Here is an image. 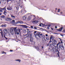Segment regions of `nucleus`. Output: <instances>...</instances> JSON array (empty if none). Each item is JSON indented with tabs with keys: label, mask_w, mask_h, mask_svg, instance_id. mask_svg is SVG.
Here are the masks:
<instances>
[{
	"label": "nucleus",
	"mask_w": 65,
	"mask_h": 65,
	"mask_svg": "<svg viewBox=\"0 0 65 65\" xmlns=\"http://www.w3.org/2000/svg\"><path fill=\"white\" fill-rule=\"evenodd\" d=\"M14 32L15 34H19V32L20 33L21 32V29L20 28H18L17 27H15L14 28Z\"/></svg>",
	"instance_id": "f257e3e1"
},
{
	"label": "nucleus",
	"mask_w": 65,
	"mask_h": 65,
	"mask_svg": "<svg viewBox=\"0 0 65 65\" xmlns=\"http://www.w3.org/2000/svg\"><path fill=\"white\" fill-rule=\"evenodd\" d=\"M37 32V31H35L34 32V35H35V37L37 39H38V38H37V37L38 36V37H40V36H39L38 35V34H37L36 33V32Z\"/></svg>",
	"instance_id": "f03ea898"
},
{
	"label": "nucleus",
	"mask_w": 65,
	"mask_h": 65,
	"mask_svg": "<svg viewBox=\"0 0 65 65\" xmlns=\"http://www.w3.org/2000/svg\"><path fill=\"white\" fill-rule=\"evenodd\" d=\"M5 21H11V19L10 18H6Z\"/></svg>",
	"instance_id": "7ed1b4c3"
},
{
	"label": "nucleus",
	"mask_w": 65,
	"mask_h": 65,
	"mask_svg": "<svg viewBox=\"0 0 65 65\" xmlns=\"http://www.w3.org/2000/svg\"><path fill=\"white\" fill-rule=\"evenodd\" d=\"M59 47H60L62 50H64V46H63V45H59Z\"/></svg>",
	"instance_id": "20e7f679"
},
{
	"label": "nucleus",
	"mask_w": 65,
	"mask_h": 65,
	"mask_svg": "<svg viewBox=\"0 0 65 65\" xmlns=\"http://www.w3.org/2000/svg\"><path fill=\"white\" fill-rule=\"evenodd\" d=\"M3 32L5 34L7 33V30L6 29H4L3 30Z\"/></svg>",
	"instance_id": "39448f33"
},
{
	"label": "nucleus",
	"mask_w": 65,
	"mask_h": 65,
	"mask_svg": "<svg viewBox=\"0 0 65 65\" xmlns=\"http://www.w3.org/2000/svg\"><path fill=\"white\" fill-rule=\"evenodd\" d=\"M10 32L12 34H13V30L12 28H10Z\"/></svg>",
	"instance_id": "423d86ee"
},
{
	"label": "nucleus",
	"mask_w": 65,
	"mask_h": 65,
	"mask_svg": "<svg viewBox=\"0 0 65 65\" xmlns=\"http://www.w3.org/2000/svg\"><path fill=\"white\" fill-rule=\"evenodd\" d=\"M21 26H22L23 28H28V26L26 25H21Z\"/></svg>",
	"instance_id": "0eeeda50"
},
{
	"label": "nucleus",
	"mask_w": 65,
	"mask_h": 65,
	"mask_svg": "<svg viewBox=\"0 0 65 65\" xmlns=\"http://www.w3.org/2000/svg\"><path fill=\"white\" fill-rule=\"evenodd\" d=\"M0 33H1V35L3 37V33H2V30L1 29H0Z\"/></svg>",
	"instance_id": "6e6552de"
},
{
	"label": "nucleus",
	"mask_w": 65,
	"mask_h": 65,
	"mask_svg": "<svg viewBox=\"0 0 65 65\" xmlns=\"http://www.w3.org/2000/svg\"><path fill=\"white\" fill-rule=\"evenodd\" d=\"M7 10H10L12 9V8L10 7H9L7 8Z\"/></svg>",
	"instance_id": "1a4fd4ad"
},
{
	"label": "nucleus",
	"mask_w": 65,
	"mask_h": 65,
	"mask_svg": "<svg viewBox=\"0 0 65 65\" xmlns=\"http://www.w3.org/2000/svg\"><path fill=\"white\" fill-rule=\"evenodd\" d=\"M62 29H63V28L61 27V28L59 29H57V30H58V31L59 32H61V31H62Z\"/></svg>",
	"instance_id": "9d476101"
},
{
	"label": "nucleus",
	"mask_w": 65,
	"mask_h": 65,
	"mask_svg": "<svg viewBox=\"0 0 65 65\" xmlns=\"http://www.w3.org/2000/svg\"><path fill=\"white\" fill-rule=\"evenodd\" d=\"M26 18L27 17L26 16H24L23 17V20H26Z\"/></svg>",
	"instance_id": "9b49d317"
},
{
	"label": "nucleus",
	"mask_w": 65,
	"mask_h": 65,
	"mask_svg": "<svg viewBox=\"0 0 65 65\" xmlns=\"http://www.w3.org/2000/svg\"><path fill=\"white\" fill-rule=\"evenodd\" d=\"M15 61H18L19 63H20L21 61V60L19 59H15Z\"/></svg>",
	"instance_id": "f8f14e48"
},
{
	"label": "nucleus",
	"mask_w": 65,
	"mask_h": 65,
	"mask_svg": "<svg viewBox=\"0 0 65 65\" xmlns=\"http://www.w3.org/2000/svg\"><path fill=\"white\" fill-rule=\"evenodd\" d=\"M38 22L37 21H33L32 22V23H35L36 24H37V23H38Z\"/></svg>",
	"instance_id": "ddd939ff"
},
{
	"label": "nucleus",
	"mask_w": 65,
	"mask_h": 65,
	"mask_svg": "<svg viewBox=\"0 0 65 65\" xmlns=\"http://www.w3.org/2000/svg\"><path fill=\"white\" fill-rule=\"evenodd\" d=\"M2 27H6V24L2 25L1 26Z\"/></svg>",
	"instance_id": "4468645a"
},
{
	"label": "nucleus",
	"mask_w": 65,
	"mask_h": 65,
	"mask_svg": "<svg viewBox=\"0 0 65 65\" xmlns=\"http://www.w3.org/2000/svg\"><path fill=\"white\" fill-rule=\"evenodd\" d=\"M1 9L3 10H4V11H6V8L5 7L3 9Z\"/></svg>",
	"instance_id": "2eb2a0df"
},
{
	"label": "nucleus",
	"mask_w": 65,
	"mask_h": 65,
	"mask_svg": "<svg viewBox=\"0 0 65 65\" xmlns=\"http://www.w3.org/2000/svg\"><path fill=\"white\" fill-rule=\"evenodd\" d=\"M14 23H15V20H13L12 22H11V23H12V24H14Z\"/></svg>",
	"instance_id": "dca6fc26"
},
{
	"label": "nucleus",
	"mask_w": 65,
	"mask_h": 65,
	"mask_svg": "<svg viewBox=\"0 0 65 65\" xmlns=\"http://www.w3.org/2000/svg\"><path fill=\"white\" fill-rule=\"evenodd\" d=\"M28 36L30 38H31L32 37V34H29Z\"/></svg>",
	"instance_id": "f3484780"
},
{
	"label": "nucleus",
	"mask_w": 65,
	"mask_h": 65,
	"mask_svg": "<svg viewBox=\"0 0 65 65\" xmlns=\"http://www.w3.org/2000/svg\"><path fill=\"white\" fill-rule=\"evenodd\" d=\"M1 18H5V16H4V15H2V16H1Z\"/></svg>",
	"instance_id": "a211bd4d"
},
{
	"label": "nucleus",
	"mask_w": 65,
	"mask_h": 65,
	"mask_svg": "<svg viewBox=\"0 0 65 65\" xmlns=\"http://www.w3.org/2000/svg\"><path fill=\"white\" fill-rule=\"evenodd\" d=\"M30 40L31 42H32L33 41V38H30Z\"/></svg>",
	"instance_id": "6ab92c4d"
},
{
	"label": "nucleus",
	"mask_w": 65,
	"mask_h": 65,
	"mask_svg": "<svg viewBox=\"0 0 65 65\" xmlns=\"http://www.w3.org/2000/svg\"><path fill=\"white\" fill-rule=\"evenodd\" d=\"M54 38V37L53 36H52L51 37H50V39H52V38Z\"/></svg>",
	"instance_id": "aec40b11"
},
{
	"label": "nucleus",
	"mask_w": 65,
	"mask_h": 65,
	"mask_svg": "<svg viewBox=\"0 0 65 65\" xmlns=\"http://www.w3.org/2000/svg\"><path fill=\"white\" fill-rule=\"evenodd\" d=\"M19 23L20 24H23V22L22 21H19Z\"/></svg>",
	"instance_id": "412c9836"
},
{
	"label": "nucleus",
	"mask_w": 65,
	"mask_h": 65,
	"mask_svg": "<svg viewBox=\"0 0 65 65\" xmlns=\"http://www.w3.org/2000/svg\"><path fill=\"white\" fill-rule=\"evenodd\" d=\"M6 13H7V12H6V11H4V14L5 15H6Z\"/></svg>",
	"instance_id": "4be33fe9"
},
{
	"label": "nucleus",
	"mask_w": 65,
	"mask_h": 65,
	"mask_svg": "<svg viewBox=\"0 0 65 65\" xmlns=\"http://www.w3.org/2000/svg\"><path fill=\"white\" fill-rule=\"evenodd\" d=\"M2 54H6V53L4 51L2 52Z\"/></svg>",
	"instance_id": "5701e85b"
},
{
	"label": "nucleus",
	"mask_w": 65,
	"mask_h": 65,
	"mask_svg": "<svg viewBox=\"0 0 65 65\" xmlns=\"http://www.w3.org/2000/svg\"><path fill=\"white\" fill-rule=\"evenodd\" d=\"M60 39V40L61 41V43H63V41H62V40H63L61 39L60 38H59Z\"/></svg>",
	"instance_id": "b1692460"
},
{
	"label": "nucleus",
	"mask_w": 65,
	"mask_h": 65,
	"mask_svg": "<svg viewBox=\"0 0 65 65\" xmlns=\"http://www.w3.org/2000/svg\"><path fill=\"white\" fill-rule=\"evenodd\" d=\"M19 23H20V21H18L16 22V24H19Z\"/></svg>",
	"instance_id": "393cba45"
},
{
	"label": "nucleus",
	"mask_w": 65,
	"mask_h": 65,
	"mask_svg": "<svg viewBox=\"0 0 65 65\" xmlns=\"http://www.w3.org/2000/svg\"><path fill=\"white\" fill-rule=\"evenodd\" d=\"M46 39L47 40H49V38L48 37H47L46 38Z\"/></svg>",
	"instance_id": "a878e982"
},
{
	"label": "nucleus",
	"mask_w": 65,
	"mask_h": 65,
	"mask_svg": "<svg viewBox=\"0 0 65 65\" xmlns=\"http://www.w3.org/2000/svg\"><path fill=\"white\" fill-rule=\"evenodd\" d=\"M11 17H12V18H15V16H14L13 15H11Z\"/></svg>",
	"instance_id": "bb28decb"
},
{
	"label": "nucleus",
	"mask_w": 65,
	"mask_h": 65,
	"mask_svg": "<svg viewBox=\"0 0 65 65\" xmlns=\"http://www.w3.org/2000/svg\"><path fill=\"white\" fill-rule=\"evenodd\" d=\"M50 46L51 47H52V46H54V45L53 44H51L50 45Z\"/></svg>",
	"instance_id": "cd10ccee"
},
{
	"label": "nucleus",
	"mask_w": 65,
	"mask_h": 65,
	"mask_svg": "<svg viewBox=\"0 0 65 65\" xmlns=\"http://www.w3.org/2000/svg\"><path fill=\"white\" fill-rule=\"evenodd\" d=\"M42 37L43 39H44V35H43V37L42 36Z\"/></svg>",
	"instance_id": "c85d7f7f"
},
{
	"label": "nucleus",
	"mask_w": 65,
	"mask_h": 65,
	"mask_svg": "<svg viewBox=\"0 0 65 65\" xmlns=\"http://www.w3.org/2000/svg\"><path fill=\"white\" fill-rule=\"evenodd\" d=\"M60 43H58V44H57V46H58V45H60Z\"/></svg>",
	"instance_id": "c756f323"
},
{
	"label": "nucleus",
	"mask_w": 65,
	"mask_h": 65,
	"mask_svg": "<svg viewBox=\"0 0 65 65\" xmlns=\"http://www.w3.org/2000/svg\"><path fill=\"white\" fill-rule=\"evenodd\" d=\"M28 19H29V20H30V19H31V17L30 16L28 18Z\"/></svg>",
	"instance_id": "7c9ffc66"
},
{
	"label": "nucleus",
	"mask_w": 65,
	"mask_h": 65,
	"mask_svg": "<svg viewBox=\"0 0 65 65\" xmlns=\"http://www.w3.org/2000/svg\"><path fill=\"white\" fill-rule=\"evenodd\" d=\"M53 42L54 43H56V42L57 41H56V40H54Z\"/></svg>",
	"instance_id": "2f4dec72"
},
{
	"label": "nucleus",
	"mask_w": 65,
	"mask_h": 65,
	"mask_svg": "<svg viewBox=\"0 0 65 65\" xmlns=\"http://www.w3.org/2000/svg\"><path fill=\"white\" fill-rule=\"evenodd\" d=\"M4 37H5V38L7 40V38H6V37H5V36L4 35Z\"/></svg>",
	"instance_id": "473e14b6"
},
{
	"label": "nucleus",
	"mask_w": 65,
	"mask_h": 65,
	"mask_svg": "<svg viewBox=\"0 0 65 65\" xmlns=\"http://www.w3.org/2000/svg\"><path fill=\"white\" fill-rule=\"evenodd\" d=\"M52 41H51V39L50 38V41H49V43H51V42Z\"/></svg>",
	"instance_id": "72a5a7b5"
},
{
	"label": "nucleus",
	"mask_w": 65,
	"mask_h": 65,
	"mask_svg": "<svg viewBox=\"0 0 65 65\" xmlns=\"http://www.w3.org/2000/svg\"><path fill=\"white\" fill-rule=\"evenodd\" d=\"M60 9H58V12H60Z\"/></svg>",
	"instance_id": "f704fd0d"
},
{
	"label": "nucleus",
	"mask_w": 65,
	"mask_h": 65,
	"mask_svg": "<svg viewBox=\"0 0 65 65\" xmlns=\"http://www.w3.org/2000/svg\"><path fill=\"white\" fill-rule=\"evenodd\" d=\"M9 1H12V0H7V2H8Z\"/></svg>",
	"instance_id": "c9c22d12"
},
{
	"label": "nucleus",
	"mask_w": 65,
	"mask_h": 65,
	"mask_svg": "<svg viewBox=\"0 0 65 65\" xmlns=\"http://www.w3.org/2000/svg\"><path fill=\"white\" fill-rule=\"evenodd\" d=\"M51 30H54V28H53L52 27H51Z\"/></svg>",
	"instance_id": "e433bc0d"
},
{
	"label": "nucleus",
	"mask_w": 65,
	"mask_h": 65,
	"mask_svg": "<svg viewBox=\"0 0 65 65\" xmlns=\"http://www.w3.org/2000/svg\"><path fill=\"white\" fill-rule=\"evenodd\" d=\"M31 28L32 29L33 28V27L32 26H30Z\"/></svg>",
	"instance_id": "4c0bfd02"
},
{
	"label": "nucleus",
	"mask_w": 65,
	"mask_h": 65,
	"mask_svg": "<svg viewBox=\"0 0 65 65\" xmlns=\"http://www.w3.org/2000/svg\"><path fill=\"white\" fill-rule=\"evenodd\" d=\"M60 35L61 36H62V37H63L64 36V35H63L61 34Z\"/></svg>",
	"instance_id": "58836bf2"
},
{
	"label": "nucleus",
	"mask_w": 65,
	"mask_h": 65,
	"mask_svg": "<svg viewBox=\"0 0 65 65\" xmlns=\"http://www.w3.org/2000/svg\"><path fill=\"white\" fill-rule=\"evenodd\" d=\"M46 35V37H47L48 36V35L47 34H46L45 35Z\"/></svg>",
	"instance_id": "ea45409f"
},
{
	"label": "nucleus",
	"mask_w": 65,
	"mask_h": 65,
	"mask_svg": "<svg viewBox=\"0 0 65 65\" xmlns=\"http://www.w3.org/2000/svg\"><path fill=\"white\" fill-rule=\"evenodd\" d=\"M3 11L2 10H0V12H2Z\"/></svg>",
	"instance_id": "a19ab883"
},
{
	"label": "nucleus",
	"mask_w": 65,
	"mask_h": 65,
	"mask_svg": "<svg viewBox=\"0 0 65 65\" xmlns=\"http://www.w3.org/2000/svg\"><path fill=\"white\" fill-rule=\"evenodd\" d=\"M49 27L48 26L47 27V29H50V28H49Z\"/></svg>",
	"instance_id": "79ce46f5"
},
{
	"label": "nucleus",
	"mask_w": 65,
	"mask_h": 65,
	"mask_svg": "<svg viewBox=\"0 0 65 65\" xmlns=\"http://www.w3.org/2000/svg\"><path fill=\"white\" fill-rule=\"evenodd\" d=\"M24 32H27V30H24Z\"/></svg>",
	"instance_id": "37998d69"
},
{
	"label": "nucleus",
	"mask_w": 65,
	"mask_h": 65,
	"mask_svg": "<svg viewBox=\"0 0 65 65\" xmlns=\"http://www.w3.org/2000/svg\"><path fill=\"white\" fill-rule=\"evenodd\" d=\"M10 51L11 52H13V50H10Z\"/></svg>",
	"instance_id": "c03bdc74"
},
{
	"label": "nucleus",
	"mask_w": 65,
	"mask_h": 65,
	"mask_svg": "<svg viewBox=\"0 0 65 65\" xmlns=\"http://www.w3.org/2000/svg\"><path fill=\"white\" fill-rule=\"evenodd\" d=\"M43 35V34H40V36H42V35Z\"/></svg>",
	"instance_id": "a18cd8bd"
},
{
	"label": "nucleus",
	"mask_w": 65,
	"mask_h": 65,
	"mask_svg": "<svg viewBox=\"0 0 65 65\" xmlns=\"http://www.w3.org/2000/svg\"><path fill=\"white\" fill-rule=\"evenodd\" d=\"M57 28V26H55V28H56V29Z\"/></svg>",
	"instance_id": "49530a36"
},
{
	"label": "nucleus",
	"mask_w": 65,
	"mask_h": 65,
	"mask_svg": "<svg viewBox=\"0 0 65 65\" xmlns=\"http://www.w3.org/2000/svg\"><path fill=\"white\" fill-rule=\"evenodd\" d=\"M42 25L43 26H44V24H42Z\"/></svg>",
	"instance_id": "de8ad7c7"
},
{
	"label": "nucleus",
	"mask_w": 65,
	"mask_h": 65,
	"mask_svg": "<svg viewBox=\"0 0 65 65\" xmlns=\"http://www.w3.org/2000/svg\"><path fill=\"white\" fill-rule=\"evenodd\" d=\"M34 28H35V29H37V28L36 27H34Z\"/></svg>",
	"instance_id": "09e8293b"
},
{
	"label": "nucleus",
	"mask_w": 65,
	"mask_h": 65,
	"mask_svg": "<svg viewBox=\"0 0 65 65\" xmlns=\"http://www.w3.org/2000/svg\"><path fill=\"white\" fill-rule=\"evenodd\" d=\"M51 26V25H48V26L49 27H50V26Z\"/></svg>",
	"instance_id": "8fccbe9b"
},
{
	"label": "nucleus",
	"mask_w": 65,
	"mask_h": 65,
	"mask_svg": "<svg viewBox=\"0 0 65 65\" xmlns=\"http://www.w3.org/2000/svg\"><path fill=\"white\" fill-rule=\"evenodd\" d=\"M28 32L29 33H30L31 32V31H30H30H29V32Z\"/></svg>",
	"instance_id": "3c124183"
},
{
	"label": "nucleus",
	"mask_w": 65,
	"mask_h": 65,
	"mask_svg": "<svg viewBox=\"0 0 65 65\" xmlns=\"http://www.w3.org/2000/svg\"><path fill=\"white\" fill-rule=\"evenodd\" d=\"M2 15V13H0V15Z\"/></svg>",
	"instance_id": "603ef678"
},
{
	"label": "nucleus",
	"mask_w": 65,
	"mask_h": 65,
	"mask_svg": "<svg viewBox=\"0 0 65 65\" xmlns=\"http://www.w3.org/2000/svg\"><path fill=\"white\" fill-rule=\"evenodd\" d=\"M39 26H41V24H39Z\"/></svg>",
	"instance_id": "864d4df0"
},
{
	"label": "nucleus",
	"mask_w": 65,
	"mask_h": 65,
	"mask_svg": "<svg viewBox=\"0 0 65 65\" xmlns=\"http://www.w3.org/2000/svg\"><path fill=\"white\" fill-rule=\"evenodd\" d=\"M27 35H28L27 34H26V35H25V36H26V37H27Z\"/></svg>",
	"instance_id": "5fc2aeb1"
},
{
	"label": "nucleus",
	"mask_w": 65,
	"mask_h": 65,
	"mask_svg": "<svg viewBox=\"0 0 65 65\" xmlns=\"http://www.w3.org/2000/svg\"><path fill=\"white\" fill-rule=\"evenodd\" d=\"M59 52L58 53V57H59V54H59Z\"/></svg>",
	"instance_id": "6e6d98bb"
},
{
	"label": "nucleus",
	"mask_w": 65,
	"mask_h": 65,
	"mask_svg": "<svg viewBox=\"0 0 65 65\" xmlns=\"http://www.w3.org/2000/svg\"><path fill=\"white\" fill-rule=\"evenodd\" d=\"M54 34H57V33H54Z\"/></svg>",
	"instance_id": "4d7b16f0"
},
{
	"label": "nucleus",
	"mask_w": 65,
	"mask_h": 65,
	"mask_svg": "<svg viewBox=\"0 0 65 65\" xmlns=\"http://www.w3.org/2000/svg\"><path fill=\"white\" fill-rule=\"evenodd\" d=\"M53 51H55V49H54H54H53Z\"/></svg>",
	"instance_id": "13d9d810"
},
{
	"label": "nucleus",
	"mask_w": 65,
	"mask_h": 65,
	"mask_svg": "<svg viewBox=\"0 0 65 65\" xmlns=\"http://www.w3.org/2000/svg\"><path fill=\"white\" fill-rule=\"evenodd\" d=\"M52 40H53V41L54 40V39H52Z\"/></svg>",
	"instance_id": "bf43d9fd"
},
{
	"label": "nucleus",
	"mask_w": 65,
	"mask_h": 65,
	"mask_svg": "<svg viewBox=\"0 0 65 65\" xmlns=\"http://www.w3.org/2000/svg\"><path fill=\"white\" fill-rule=\"evenodd\" d=\"M27 30H28L27 32H28V31H29V29H27Z\"/></svg>",
	"instance_id": "052dcab7"
},
{
	"label": "nucleus",
	"mask_w": 65,
	"mask_h": 65,
	"mask_svg": "<svg viewBox=\"0 0 65 65\" xmlns=\"http://www.w3.org/2000/svg\"><path fill=\"white\" fill-rule=\"evenodd\" d=\"M42 47V48H43V47Z\"/></svg>",
	"instance_id": "680f3d73"
},
{
	"label": "nucleus",
	"mask_w": 65,
	"mask_h": 65,
	"mask_svg": "<svg viewBox=\"0 0 65 65\" xmlns=\"http://www.w3.org/2000/svg\"><path fill=\"white\" fill-rule=\"evenodd\" d=\"M22 11H23L22 10L21 11V12H22Z\"/></svg>",
	"instance_id": "e2e57ef3"
},
{
	"label": "nucleus",
	"mask_w": 65,
	"mask_h": 65,
	"mask_svg": "<svg viewBox=\"0 0 65 65\" xmlns=\"http://www.w3.org/2000/svg\"><path fill=\"white\" fill-rule=\"evenodd\" d=\"M21 29L22 30V28H21Z\"/></svg>",
	"instance_id": "0e129e2a"
},
{
	"label": "nucleus",
	"mask_w": 65,
	"mask_h": 65,
	"mask_svg": "<svg viewBox=\"0 0 65 65\" xmlns=\"http://www.w3.org/2000/svg\"><path fill=\"white\" fill-rule=\"evenodd\" d=\"M35 15L34 16V17H35Z\"/></svg>",
	"instance_id": "69168bd1"
},
{
	"label": "nucleus",
	"mask_w": 65,
	"mask_h": 65,
	"mask_svg": "<svg viewBox=\"0 0 65 65\" xmlns=\"http://www.w3.org/2000/svg\"><path fill=\"white\" fill-rule=\"evenodd\" d=\"M62 13V12H61V13Z\"/></svg>",
	"instance_id": "338daca9"
},
{
	"label": "nucleus",
	"mask_w": 65,
	"mask_h": 65,
	"mask_svg": "<svg viewBox=\"0 0 65 65\" xmlns=\"http://www.w3.org/2000/svg\"><path fill=\"white\" fill-rule=\"evenodd\" d=\"M64 45H65V43L64 44Z\"/></svg>",
	"instance_id": "774afa93"
}]
</instances>
